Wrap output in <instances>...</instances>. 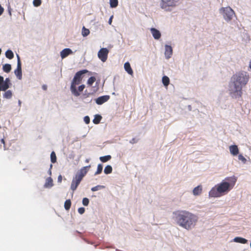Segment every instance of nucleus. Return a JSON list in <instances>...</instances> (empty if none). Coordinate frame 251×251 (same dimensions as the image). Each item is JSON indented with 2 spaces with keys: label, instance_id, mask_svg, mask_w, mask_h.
I'll return each mask as SVG.
<instances>
[{
  "label": "nucleus",
  "instance_id": "f257e3e1",
  "mask_svg": "<svg viewBox=\"0 0 251 251\" xmlns=\"http://www.w3.org/2000/svg\"><path fill=\"white\" fill-rule=\"evenodd\" d=\"M248 80V76L243 73L236 74L232 76L229 91L232 98L237 99L242 97V86L247 83Z\"/></svg>",
  "mask_w": 251,
  "mask_h": 251
},
{
  "label": "nucleus",
  "instance_id": "f03ea898",
  "mask_svg": "<svg viewBox=\"0 0 251 251\" xmlns=\"http://www.w3.org/2000/svg\"><path fill=\"white\" fill-rule=\"evenodd\" d=\"M237 179L234 176L225 178L221 183L212 188L209 192L210 197L218 198L226 194L235 185Z\"/></svg>",
  "mask_w": 251,
  "mask_h": 251
},
{
  "label": "nucleus",
  "instance_id": "7ed1b4c3",
  "mask_svg": "<svg viewBox=\"0 0 251 251\" xmlns=\"http://www.w3.org/2000/svg\"><path fill=\"white\" fill-rule=\"evenodd\" d=\"M174 214L177 225L187 230L194 227L198 220L196 215L186 210H178Z\"/></svg>",
  "mask_w": 251,
  "mask_h": 251
},
{
  "label": "nucleus",
  "instance_id": "20e7f679",
  "mask_svg": "<svg viewBox=\"0 0 251 251\" xmlns=\"http://www.w3.org/2000/svg\"><path fill=\"white\" fill-rule=\"evenodd\" d=\"M90 167V165L83 167L73 178L71 185V189L73 192L76 189L77 186L80 183L83 177L86 175Z\"/></svg>",
  "mask_w": 251,
  "mask_h": 251
},
{
  "label": "nucleus",
  "instance_id": "39448f33",
  "mask_svg": "<svg viewBox=\"0 0 251 251\" xmlns=\"http://www.w3.org/2000/svg\"><path fill=\"white\" fill-rule=\"evenodd\" d=\"M87 72L88 71L87 70H83L77 72L75 74L72 82L70 88L72 93L75 96L78 97L80 95V93L77 91L76 86L80 83L82 80V75Z\"/></svg>",
  "mask_w": 251,
  "mask_h": 251
},
{
  "label": "nucleus",
  "instance_id": "423d86ee",
  "mask_svg": "<svg viewBox=\"0 0 251 251\" xmlns=\"http://www.w3.org/2000/svg\"><path fill=\"white\" fill-rule=\"evenodd\" d=\"M220 12L223 14L224 18L228 22L232 19L233 15L235 14L234 11L229 6L222 7L220 9Z\"/></svg>",
  "mask_w": 251,
  "mask_h": 251
},
{
  "label": "nucleus",
  "instance_id": "0eeeda50",
  "mask_svg": "<svg viewBox=\"0 0 251 251\" xmlns=\"http://www.w3.org/2000/svg\"><path fill=\"white\" fill-rule=\"evenodd\" d=\"M180 0H161L160 7L167 10L170 7L176 6Z\"/></svg>",
  "mask_w": 251,
  "mask_h": 251
},
{
  "label": "nucleus",
  "instance_id": "6e6552de",
  "mask_svg": "<svg viewBox=\"0 0 251 251\" xmlns=\"http://www.w3.org/2000/svg\"><path fill=\"white\" fill-rule=\"evenodd\" d=\"M109 50L106 48H102L98 52V56L101 61L104 62L107 59Z\"/></svg>",
  "mask_w": 251,
  "mask_h": 251
},
{
  "label": "nucleus",
  "instance_id": "1a4fd4ad",
  "mask_svg": "<svg viewBox=\"0 0 251 251\" xmlns=\"http://www.w3.org/2000/svg\"><path fill=\"white\" fill-rule=\"evenodd\" d=\"M18 57V62H17V69L15 70L14 73L15 75L17 76V78L19 79H21L22 77V65L20 60V57L18 55H17Z\"/></svg>",
  "mask_w": 251,
  "mask_h": 251
},
{
  "label": "nucleus",
  "instance_id": "9d476101",
  "mask_svg": "<svg viewBox=\"0 0 251 251\" xmlns=\"http://www.w3.org/2000/svg\"><path fill=\"white\" fill-rule=\"evenodd\" d=\"M109 99L110 96L108 95L100 96L96 99V102L99 105H101L106 102L108 100H109Z\"/></svg>",
  "mask_w": 251,
  "mask_h": 251
},
{
  "label": "nucleus",
  "instance_id": "9b49d317",
  "mask_svg": "<svg viewBox=\"0 0 251 251\" xmlns=\"http://www.w3.org/2000/svg\"><path fill=\"white\" fill-rule=\"evenodd\" d=\"M73 53L72 50L69 48H66L60 52V56L62 59Z\"/></svg>",
  "mask_w": 251,
  "mask_h": 251
},
{
  "label": "nucleus",
  "instance_id": "f8f14e48",
  "mask_svg": "<svg viewBox=\"0 0 251 251\" xmlns=\"http://www.w3.org/2000/svg\"><path fill=\"white\" fill-rule=\"evenodd\" d=\"M229 149L230 153L233 156H236L239 153V149L236 145L229 146Z\"/></svg>",
  "mask_w": 251,
  "mask_h": 251
},
{
  "label": "nucleus",
  "instance_id": "ddd939ff",
  "mask_svg": "<svg viewBox=\"0 0 251 251\" xmlns=\"http://www.w3.org/2000/svg\"><path fill=\"white\" fill-rule=\"evenodd\" d=\"M151 34L155 39H159L161 37V33L160 31L155 28H151Z\"/></svg>",
  "mask_w": 251,
  "mask_h": 251
},
{
  "label": "nucleus",
  "instance_id": "4468645a",
  "mask_svg": "<svg viewBox=\"0 0 251 251\" xmlns=\"http://www.w3.org/2000/svg\"><path fill=\"white\" fill-rule=\"evenodd\" d=\"M124 68L125 70L127 72V73L130 75H132L133 74V72L132 69L131 68L130 65L128 62H126L124 64Z\"/></svg>",
  "mask_w": 251,
  "mask_h": 251
},
{
  "label": "nucleus",
  "instance_id": "2eb2a0df",
  "mask_svg": "<svg viewBox=\"0 0 251 251\" xmlns=\"http://www.w3.org/2000/svg\"><path fill=\"white\" fill-rule=\"evenodd\" d=\"M172 54V49L170 46L167 45L165 47V55L168 58H170Z\"/></svg>",
  "mask_w": 251,
  "mask_h": 251
},
{
  "label": "nucleus",
  "instance_id": "dca6fc26",
  "mask_svg": "<svg viewBox=\"0 0 251 251\" xmlns=\"http://www.w3.org/2000/svg\"><path fill=\"white\" fill-rule=\"evenodd\" d=\"M234 241L237 243H240L241 244H246L248 242V240L245 238L240 237H236L233 239Z\"/></svg>",
  "mask_w": 251,
  "mask_h": 251
},
{
  "label": "nucleus",
  "instance_id": "f3484780",
  "mask_svg": "<svg viewBox=\"0 0 251 251\" xmlns=\"http://www.w3.org/2000/svg\"><path fill=\"white\" fill-rule=\"evenodd\" d=\"M202 192V187L201 186H198L195 187L193 191V193L194 195H199Z\"/></svg>",
  "mask_w": 251,
  "mask_h": 251
},
{
  "label": "nucleus",
  "instance_id": "a211bd4d",
  "mask_svg": "<svg viewBox=\"0 0 251 251\" xmlns=\"http://www.w3.org/2000/svg\"><path fill=\"white\" fill-rule=\"evenodd\" d=\"M45 187H51L53 186V181L51 177H48L46 179V182L45 184Z\"/></svg>",
  "mask_w": 251,
  "mask_h": 251
},
{
  "label": "nucleus",
  "instance_id": "6ab92c4d",
  "mask_svg": "<svg viewBox=\"0 0 251 251\" xmlns=\"http://www.w3.org/2000/svg\"><path fill=\"white\" fill-rule=\"evenodd\" d=\"M2 69L4 72L8 73L9 72H10L11 70V66L10 64H5L4 65H3Z\"/></svg>",
  "mask_w": 251,
  "mask_h": 251
},
{
  "label": "nucleus",
  "instance_id": "aec40b11",
  "mask_svg": "<svg viewBox=\"0 0 251 251\" xmlns=\"http://www.w3.org/2000/svg\"><path fill=\"white\" fill-rule=\"evenodd\" d=\"M9 88V85L5 83L4 81L0 84V91H5Z\"/></svg>",
  "mask_w": 251,
  "mask_h": 251
},
{
  "label": "nucleus",
  "instance_id": "412c9836",
  "mask_svg": "<svg viewBox=\"0 0 251 251\" xmlns=\"http://www.w3.org/2000/svg\"><path fill=\"white\" fill-rule=\"evenodd\" d=\"M162 83L166 87L168 86L170 83V79L167 76H164L162 77Z\"/></svg>",
  "mask_w": 251,
  "mask_h": 251
},
{
  "label": "nucleus",
  "instance_id": "4be33fe9",
  "mask_svg": "<svg viewBox=\"0 0 251 251\" xmlns=\"http://www.w3.org/2000/svg\"><path fill=\"white\" fill-rule=\"evenodd\" d=\"M111 158V156L110 155H105L104 156H101L100 157V160L102 162H106Z\"/></svg>",
  "mask_w": 251,
  "mask_h": 251
},
{
  "label": "nucleus",
  "instance_id": "5701e85b",
  "mask_svg": "<svg viewBox=\"0 0 251 251\" xmlns=\"http://www.w3.org/2000/svg\"><path fill=\"white\" fill-rule=\"evenodd\" d=\"M101 118L102 117L100 115H96L93 122L95 124H98L100 123Z\"/></svg>",
  "mask_w": 251,
  "mask_h": 251
},
{
  "label": "nucleus",
  "instance_id": "b1692460",
  "mask_svg": "<svg viewBox=\"0 0 251 251\" xmlns=\"http://www.w3.org/2000/svg\"><path fill=\"white\" fill-rule=\"evenodd\" d=\"M12 96V92L11 90H8L5 91V92L3 94L4 98L9 99Z\"/></svg>",
  "mask_w": 251,
  "mask_h": 251
},
{
  "label": "nucleus",
  "instance_id": "393cba45",
  "mask_svg": "<svg viewBox=\"0 0 251 251\" xmlns=\"http://www.w3.org/2000/svg\"><path fill=\"white\" fill-rule=\"evenodd\" d=\"M71 206V201L70 200H67L65 201L64 207L66 210H68L70 209Z\"/></svg>",
  "mask_w": 251,
  "mask_h": 251
},
{
  "label": "nucleus",
  "instance_id": "a878e982",
  "mask_svg": "<svg viewBox=\"0 0 251 251\" xmlns=\"http://www.w3.org/2000/svg\"><path fill=\"white\" fill-rule=\"evenodd\" d=\"M5 56L7 58L11 59L14 57V54L11 50H7L5 52Z\"/></svg>",
  "mask_w": 251,
  "mask_h": 251
},
{
  "label": "nucleus",
  "instance_id": "bb28decb",
  "mask_svg": "<svg viewBox=\"0 0 251 251\" xmlns=\"http://www.w3.org/2000/svg\"><path fill=\"white\" fill-rule=\"evenodd\" d=\"M112 172V167L110 165L106 166L104 169V173L105 174H109Z\"/></svg>",
  "mask_w": 251,
  "mask_h": 251
},
{
  "label": "nucleus",
  "instance_id": "cd10ccee",
  "mask_svg": "<svg viewBox=\"0 0 251 251\" xmlns=\"http://www.w3.org/2000/svg\"><path fill=\"white\" fill-rule=\"evenodd\" d=\"M90 33V31L88 29L86 28L84 26L82 29V35L83 37H86Z\"/></svg>",
  "mask_w": 251,
  "mask_h": 251
},
{
  "label": "nucleus",
  "instance_id": "c85d7f7f",
  "mask_svg": "<svg viewBox=\"0 0 251 251\" xmlns=\"http://www.w3.org/2000/svg\"><path fill=\"white\" fill-rule=\"evenodd\" d=\"M50 160L52 163L56 162V156L54 151H52L50 154Z\"/></svg>",
  "mask_w": 251,
  "mask_h": 251
},
{
  "label": "nucleus",
  "instance_id": "c756f323",
  "mask_svg": "<svg viewBox=\"0 0 251 251\" xmlns=\"http://www.w3.org/2000/svg\"><path fill=\"white\" fill-rule=\"evenodd\" d=\"M110 4L111 7L115 8L117 6L118 1V0H110Z\"/></svg>",
  "mask_w": 251,
  "mask_h": 251
},
{
  "label": "nucleus",
  "instance_id": "7c9ffc66",
  "mask_svg": "<svg viewBox=\"0 0 251 251\" xmlns=\"http://www.w3.org/2000/svg\"><path fill=\"white\" fill-rule=\"evenodd\" d=\"M102 169H103V166L101 164H100L98 165V167H97V171L96 172L95 175H99V174H100L102 171Z\"/></svg>",
  "mask_w": 251,
  "mask_h": 251
},
{
  "label": "nucleus",
  "instance_id": "2f4dec72",
  "mask_svg": "<svg viewBox=\"0 0 251 251\" xmlns=\"http://www.w3.org/2000/svg\"><path fill=\"white\" fill-rule=\"evenodd\" d=\"M95 81L96 78L94 76H91L88 79L87 83L90 86H91Z\"/></svg>",
  "mask_w": 251,
  "mask_h": 251
},
{
  "label": "nucleus",
  "instance_id": "473e14b6",
  "mask_svg": "<svg viewBox=\"0 0 251 251\" xmlns=\"http://www.w3.org/2000/svg\"><path fill=\"white\" fill-rule=\"evenodd\" d=\"M104 187L102 185H97L96 186L93 187L91 188V190L93 192L97 191L101 188H103Z\"/></svg>",
  "mask_w": 251,
  "mask_h": 251
},
{
  "label": "nucleus",
  "instance_id": "72a5a7b5",
  "mask_svg": "<svg viewBox=\"0 0 251 251\" xmlns=\"http://www.w3.org/2000/svg\"><path fill=\"white\" fill-rule=\"evenodd\" d=\"M33 5L35 6H39L41 4V0H34L33 2Z\"/></svg>",
  "mask_w": 251,
  "mask_h": 251
},
{
  "label": "nucleus",
  "instance_id": "f704fd0d",
  "mask_svg": "<svg viewBox=\"0 0 251 251\" xmlns=\"http://www.w3.org/2000/svg\"><path fill=\"white\" fill-rule=\"evenodd\" d=\"M89 200L87 198H84L82 200V203L84 206H87L89 204Z\"/></svg>",
  "mask_w": 251,
  "mask_h": 251
},
{
  "label": "nucleus",
  "instance_id": "c9c22d12",
  "mask_svg": "<svg viewBox=\"0 0 251 251\" xmlns=\"http://www.w3.org/2000/svg\"><path fill=\"white\" fill-rule=\"evenodd\" d=\"M238 159L244 163L246 161V159L242 154H239L238 155Z\"/></svg>",
  "mask_w": 251,
  "mask_h": 251
},
{
  "label": "nucleus",
  "instance_id": "e433bc0d",
  "mask_svg": "<svg viewBox=\"0 0 251 251\" xmlns=\"http://www.w3.org/2000/svg\"><path fill=\"white\" fill-rule=\"evenodd\" d=\"M85 88V85L84 84L80 85L78 88V90H77L79 93L83 91L84 89Z\"/></svg>",
  "mask_w": 251,
  "mask_h": 251
},
{
  "label": "nucleus",
  "instance_id": "4c0bfd02",
  "mask_svg": "<svg viewBox=\"0 0 251 251\" xmlns=\"http://www.w3.org/2000/svg\"><path fill=\"white\" fill-rule=\"evenodd\" d=\"M84 121L86 124H88L90 123V118L88 116L84 117Z\"/></svg>",
  "mask_w": 251,
  "mask_h": 251
},
{
  "label": "nucleus",
  "instance_id": "58836bf2",
  "mask_svg": "<svg viewBox=\"0 0 251 251\" xmlns=\"http://www.w3.org/2000/svg\"><path fill=\"white\" fill-rule=\"evenodd\" d=\"M78 212L79 214H82L85 212V208L83 207H80L78 209Z\"/></svg>",
  "mask_w": 251,
  "mask_h": 251
},
{
  "label": "nucleus",
  "instance_id": "ea45409f",
  "mask_svg": "<svg viewBox=\"0 0 251 251\" xmlns=\"http://www.w3.org/2000/svg\"><path fill=\"white\" fill-rule=\"evenodd\" d=\"M4 82L6 83L7 84H8L9 85L10 84V79L9 78H6L5 80H4Z\"/></svg>",
  "mask_w": 251,
  "mask_h": 251
},
{
  "label": "nucleus",
  "instance_id": "a19ab883",
  "mask_svg": "<svg viewBox=\"0 0 251 251\" xmlns=\"http://www.w3.org/2000/svg\"><path fill=\"white\" fill-rule=\"evenodd\" d=\"M3 11H4L3 8L0 4V16L2 15V14L3 13Z\"/></svg>",
  "mask_w": 251,
  "mask_h": 251
},
{
  "label": "nucleus",
  "instance_id": "79ce46f5",
  "mask_svg": "<svg viewBox=\"0 0 251 251\" xmlns=\"http://www.w3.org/2000/svg\"><path fill=\"white\" fill-rule=\"evenodd\" d=\"M62 180V177L61 175H59L58 177V182H61Z\"/></svg>",
  "mask_w": 251,
  "mask_h": 251
},
{
  "label": "nucleus",
  "instance_id": "37998d69",
  "mask_svg": "<svg viewBox=\"0 0 251 251\" xmlns=\"http://www.w3.org/2000/svg\"><path fill=\"white\" fill-rule=\"evenodd\" d=\"M1 143L3 144V147H4V150H6L5 149V142H4V140L3 139H1Z\"/></svg>",
  "mask_w": 251,
  "mask_h": 251
},
{
  "label": "nucleus",
  "instance_id": "c03bdc74",
  "mask_svg": "<svg viewBox=\"0 0 251 251\" xmlns=\"http://www.w3.org/2000/svg\"><path fill=\"white\" fill-rule=\"evenodd\" d=\"M113 17V16H111L110 17V18H109V19L108 23H109V25H111V23H112Z\"/></svg>",
  "mask_w": 251,
  "mask_h": 251
},
{
  "label": "nucleus",
  "instance_id": "a18cd8bd",
  "mask_svg": "<svg viewBox=\"0 0 251 251\" xmlns=\"http://www.w3.org/2000/svg\"><path fill=\"white\" fill-rule=\"evenodd\" d=\"M42 88L44 90H46L47 89V86L46 85H43L42 86Z\"/></svg>",
  "mask_w": 251,
  "mask_h": 251
},
{
  "label": "nucleus",
  "instance_id": "49530a36",
  "mask_svg": "<svg viewBox=\"0 0 251 251\" xmlns=\"http://www.w3.org/2000/svg\"><path fill=\"white\" fill-rule=\"evenodd\" d=\"M85 162L86 163H88L89 162V159H86V160H85Z\"/></svg>",
  "mask_w": 251,
  "mask_h": 251
},
{
  "label": "nucleus",
  "instance_id": "de8ad7c7",
  "mask_svg": "<svg viewBox=\"0 0 251 251\" xmlns=\"http://www.w3.org/2000/svg\"><path fill=\"white\" fill-rule=\"evenodd\" d=\"M250 67L251 69V61L250 62Z\"/></svg>",
  "mask_w": 251,
  "mask_h": 251
},
{
  "label": "nucleus",
  "instance_id": "09e8293b",
  "mask_svg": "<svg viewBox=\"0 0 251 251\" xmlns=\"http://www.w3.org/2000/svg\"><path fill=\"white\" fill-rule=\"evenodd\" d=\"M84 96H85V97H87L88 96V95L84 94Z\"/></svg>",
  "mask_w": 251,
  "mask_h": 251
},
{
  "label": "nucleus",
  "instance_id": "8fccbe9b",
  "mask_svg": "<svg viewBox=\"0 0 251 251\" xmlns=\"http://www.w3.org/2000/svg\"><path fill=\"white\" fill-rule=\"evenodd\" d=\"M1 49H0V54H1Z\"/></svg>",
  "mask_w": 251,
  "mask_h": 251
},
{
  "label": "nucleus",
  "instance_id": "3c124183",
  "mask_svg": "<svg viewBox=\"0 0 251 251\" xmlns=\"http://www.w3.org/2000/svg\"><path fill=\"white\" fill-rule=\"evenodd\" d=\"M1 145H0V149L1 148Z\"/></svg>",
  "mask_w": 251,
  "mask_h": 251
},
{
  "label": "nucleus",
  "instance_id": "603ef678",
  "mask_svg": "<svg viewBox=\"0 0 251 251\" xmlns=\"http://www.w3.org/2000/svg\"><path fill=\"white\" fill-rule=\"evenodd\" d=\"M52 165L51 164V165H50V168H51V167H52Z\"/></svg>",
  "mask_w": 251,
  "mask_h": 251
},
{
  "label": "nucleus",
  "instance_id": "864d4df0",
  "mask_svg": "<svg viewBox=\"0 0 251 251\" xmlns=\"http://www.w3.org/2000/svg\"><path fill=\"white\" fill-rule=\"evenodd\" d=\"M250 246H251V244H250Z\"/></svg>",
  "mask_w": 251,
  "mask_h": 251
}]
</instances>
